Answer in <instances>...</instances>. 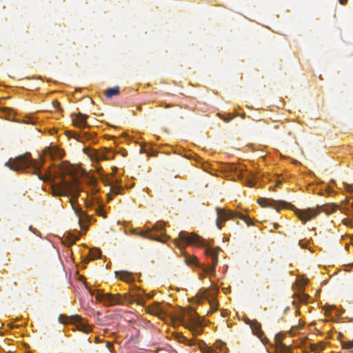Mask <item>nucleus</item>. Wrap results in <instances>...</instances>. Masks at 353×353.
Here are the masks:
<instances>
[{
    "label": "nucleus",
    "instance_id": "1",
    "mask_svg": "<svg viewBox=\"0 0 353 353\" xmlns=\"http://www.w3.org/2000/svg\"><path fill=\"white\" fill-rule=\"evenodd\" d=\"M43 163V159L35 160L30 159V154L26 153L14 159H9L5 165L14 171L32 168L33 171L30 172L37 174L40 180L51 181V190L53 196H71L70 203L72 208L74 209V205L80 196V192H82L79 185L77 168L73 165L67 164H63L58 167L55 174L61 178V180L57 182L52 179L54 176L51 172H48L46 176H42L39 173V170Z\"/></svg>",
    "mask_w": 353,
    "mask_h": 353
},
{
    "label": "nucleus",
    "instance_id": "2",
    "mask_svg": "<svg viewBox=\"0 0 353 353\" xmlns=\"http://www.w3.org/2000/svg\"><path fill=\"white\" fill-rule=\"evenodd\" d=\"M183 243L205 248V254L210 256L212 259V265L205 268V271L210 275H214L215 274L216 266L218 263V255L221 251L219 247L212 248L198 234L195 233H188L185 231H181L179 234V237L174 241V245L181 250L183 248Z\"/></svg>",
    "mask_w": 353,
    "mask_h": 353
},
{
    "label": "nucleus",
    "instance_id": "3",
    "mask_svg": "<svg viewBox=\"0 0 353 353\" xmlns=\"http://www.w3.org/2000/svg\"><path fill=\"white\" fill-rule=\"evenodd\" d=\"M96 299L98 301L103 302L105 305L111 307L114 305H123L128 303H138L143 305L144 299L140 294H125L122 296L119 294L103 293L101 290H97Z\"/></svg>",
    "mask_w": 353,
    "mask_h": 353
},
{
    "label": "nucleus",
    "instance_id": "4",
    "mask_svg": "<svg viewBox=\"0 0 353 353\" xmlns=\"http://www.w3.org/2000/svg\"><path fill=\"white\" fill-rule=\"evenodd\" d=\"M337 210V205L334 203H327L317 205L316 208H307L304 210L295 209L294 212L299 219L305 223L319 215L321 212L331 214Z\"/></svg>",
    "mask_w": 353,
    "mask_h": 353
},
{
    "label": "nucleus",
    "instance_id": "5",
    "mask_svg": "<svg viewBox=\"0 0 353 353\" xmlns=\"http://www.w3.org/2000/svg\"><path fill=\"white\" fill-rule=\"evenodd\" d=\"M59 321L63 324H74L78 330L84 333L89 334L92 332L91 327L79 315L65 316L61 314L59 317Z\"/></svg>",
    "mask_w": 353,
    "mask_h": 353
},
{
    "label": "nucleus",
    "instance_id": "6",
    "mask_svg": "<svg viewBox=\"0 0 353 353\" xmlns=\"http://www.w3.org/2000/svg\"><path fill=\"white\" fill-rule=\"evenodd\" d=\"M216 214H217V218L216 220V225L219 230H221V228H222L221 222L226 221H228L230 219H232L233 217H236V216L239 217L242 219H244L243 215L240 212H233L231 210H228L226 209H222L220 208H216Z\"/></svg>",
    "mask_w": 353,
    "mask_h": 353
},
{
    "label": "nucleus",
    "instance_id": "7",
    "mask_svg": "<svg viewBox=\"0 0 353 353\" xmlns=\"http://www.w3.org/2000/svg\"><path fill=\"white\" fill-rule=\"evenodd\" d=\"M257 202L262 207H270L276 209V210H279L280 209L284 208H288V205H290V203H288L283 201H276L265 198H260L258 199Z\"/></svg>",
    "mask_w": 353,
    "mask_h": 353
},
{
    "label": "nucleus",
    "instance_id": "8",
    "mask_svg": "<svg viewBox=\"0 0 353 353\" xmlns=\"http://www.w3.org/2000/svg\"><path fill=\"white\" fill-rule=\"evenodd\" d=\"M134 234L139 235L143 238L156 240L160 242H165L170 239V236L167 234H154L151 230H140L139 232H134Z\"/></svg>",
    "mask_w": 353,
    "mask_h": 353
},
{
    "label": "nucleus",
    "instance_id": "9",
    "mask_svg": "<svg viewBox=\"0 0 353 353\" xmlns=\"http://www.w3.org/2000/svg\"><path fill=\"white\" fill-rule=\"evenodd\" d=\"M71 118L72 124L77 128H83L88 126L87 123L88 116L85 114H72Z\"/></svg>",
    "mask_w": 353,
    "mask_h": 353
},
{
    "label": "nucleus",
    "instance_id": "10",
    "mask_svg": "<svg viewBox=\"0 0 353 353\" xmlns=\"http://www.w3.org/2000/svg\"><path fill=\"white\" fill-rule=\"evenodd\" d=\"M147 311L150 314L157 316L160 319H163L165 316V310L159 303H154L148 307Z\"/></svg>",
    "mask_w": 353,
    "mask_h": 353
},
{
    "label": "nucleus",
    "instance_id": "11",
    "mask_svg": "<svg viewBox=\"0 0 353 353\" xmlns=\"http://www.w3.org/2000/svg\"><path fill=\"white\" fill-rule=\"evenodd\" d=\"M115 276L125 282H132L134 280L132 274L127 271L115 272Z\"/></svg>",
    "mask_w": 353,
    "mask_h": 353
},
{
    "label": "nucleus",
    "instance_id": "12",
    "mask_svg": "<svg viewBox=\"0 0 353 353\" xmlns=\"http://www.w3.org/2000/svg\"><path fill=\"white\" fill-rule=\"evenodd\" d=\"M275 340L276 341V353H292L291 350L286 345L278 340L277 335L275 337Z\"/></svg>",
    "mask_w": 353,
    "mask_h": 353
},
{
    "label": "nucleus",
    "instance_id": "13",
    "mask_svg": "<svg viewBox=\"0 0 353 353\" xmlns=\"http://www.w3.org/2000/svg\"><path fill=\"white\" fill-rule=\"evenodd\" d=\"M120 93V88L118 86L108 88L105 92V95L107 98H111L113 96L119 95Z\"/></svg>",
    "mask_w": 353,
    "mask_h": 353
},
{
    "label": "nucleus",
    "instance_id": "14",
    "mask_svg": "<svg viewBox=\"0 0 353 353\" xmlns=\"http://www.w3.org/2000/svg\"><path fill=\"white\" fill-rule=\"evenodd\" d=\"M250 327H251L254 334H256L258 337H261L262 336L263 331L261 330L260 323H259L257 322L252 323L250 325Z\"/></svg>",
    "mask_w": 353,
    "mask_h": 353
},
{
    "label": "nucleus",
    "instance_id": "15",
    "mask_svg": "<svg viewBox=\"0 0 353 353\" xmlns=\"http://www.w3.org/2000/svg\"><path fill=\"white\" fill-rule=\"evenodd\" d=\"M325 344L323 342H320L316 344H311L310 348L312 351L314 352H319V351H321L324 349Z\"/></svg>",
    "mask_w": 353,
    "mask_h": 353
},
{
    "label": "nucleus",
    "instance_id": "16",
    "mask_svg": "<svg viewBox=\"0 0 353 353\" xmlns=\"http://www.w3.org/2000/svg\"><path fill=\"white\" fill-rule=\"evenodd\" d=\"M73 137L77 141L83 142L85 140L89 139L91 137V135L86 133L83 134V135L74 134Z\"/></svg>",
    "mask_w": 353,
    "mask_h": 353
},
{
    "label": "nucleus",
    "instance_id": "17",
    "mask_svg": "<svg viewBox=\"0 0 353 353\" xmlns=\"http://www.w3.org/2000/svg\"><path fill=\"white\" fill-rule=\"evenodd\" d=\"M184 326L185 327L189 328L193 332L194 334H200L201 333V327H194L192 324L188 323L187 325L183 323Z\"/></svg>",
    "mask_w": 353,
    "mask_h": 353
},
{
    "label": "nucleus",
    "instance_id": "18",
    "mask_svg": "<svg viewBox=\"0 0 353 353\" xmlns=\"http://www.w3.org/2000/svg\"><path fill=\"white\" fill-rule=\"evenodd\" d=\"M101 252L99 249H97V248L92 249V250H90L91 259H98L101 256Z\"/></svg>",
    "mask_w": 353,
    "mask_h": 353
},
{
    "label": "nucleus",
    "instance_id": "19",
    "mask_svg": "<svg viewBox=\"0 0 353 353\" xmlns=\"http://www.w3.org/2000/svg\"><path fill=\"white\" fill-rule=\"evenodd\" d=\"M185 262L190 265H196L197 263V258L192 256H185Z\"/></svg>",
    "mask_w": 353,
    "mask_h": 353
},
{
    "label": "nucleus",
    "instance_id": "20",
    "mask_svg": "<svg viewBox=\"0 0 353 353\" xmlns=\"http://www.w3.org/2000/svg\"><path fill=\"white\" fill-rule=\"evenodd\" d=\"M165 223L162 221H159L156 223L153 227L152 229L154 231H162L164 229Z\"/></svg>",
    "mask_w": 353,
    "mask_h": 353
},
{
    "label": "nucleus",
    "instance_id": "21",
    "mask_svg": "<svg viewBox=\"0 0 353 353\" xmlns=\"http://www.w3.org/2000/svg\"><path fill=\"white\" fill-rule=\"evenodd\" d=\"M200 349L203 353H214V350L205 344L200 345Z\"/></svg>",
    "mask_w": 353,
    "mask_h": 353
},
{
    "label": "nucleus",
    "instance_id": "22",
    "mask_svg": "<svg viewBox=\"0 0 353 353\" xmlns=\"http://www.w3.org/2000/svg\"><path fill=\"white\" fill-rule=\"evenodd\" d=\"M95 212L99 216H101L103 218L106 216L105 212L101 206H97L95 209Z\"/></svg>",
    "mask_w": 353,
    "mask_h": 353
},
{
    "label": "nucleus",
    "instance_id": "23",
    "mask_svg": "<svg viewBox=\"0 0 353 353\" xmlns=\"http://www.w3.org/2000/svg\"><path fill=\"white\" fill-rule=\"evenodd\" d=\"M341 345L343 348L350 350L353 348V340L347 342L342 341Z\"/></svg>",
    "mask_w": 353,
    "mask_h": 353
},
{
    "label": "nucleus",
    "instance_id": "24",
    "mask_svg": "<svg viewBox=\"0 0 353 353\" xmlns=\"http://www.w3.org/2000/svg\"><path fill=\"white\" fill-rule=\"evenodd\" d=\"M57 155L59 156V157H61V154H60V151H59L58 149H51V150L49 151V154H50L52 158L56 157V156H57Z\"/></svg>",
    "mask_w": 353,
    "mask_h": 353
},
{
    "label": "nucleus",
    "instance_id": "25",
    "mask_svg": "<svg viewBox=\"0 0 353 353\" xmlns=\"http://www.w3.org/2000/svg\"><path fill=\"white\" fill-rule=\"evenodd\" d=\"M210 307H211L212 312H214V311H215L217 309L218 305H217V303H216L215 300H213L212 301H210Z\"/></svg>",
    "mask_w": 353,
    "mask_h": 353
},
{
    "label": "nucleus",
    "instance_id": "26",
    "mask_svg": "<svg viewBox=\"0 0 353 353\" xmlns=\"http://www.w3.org/2000/svg\"><path fill=\"white\" fill-rule=\"evenodd\" d=\"M308 298H309V296L307 295H305V294H300L299 296V300L301 302H306L307 301Z\"/></svg>",
    "mask_w": 353,
    "mask_h": 353
},
{
    "label": "nucleus",
    "instance_id": "27",
    "mask_svg": "<svg viewBox=\"0 0 353 353\" xmlns=\"http://www.w3.org/2000/svg\"><path fill=\"white\" fill-rule=\"evenodd\" d=\"M245 184L247 186L252 187V186H254V182L253 181L252 179H248L245 182Z\"/></svg>",
    "mask_w": 353,
    "mask_h": 353
},
{
    "label": "nucleus",
    "instance_id": "28",
    "mask_svg": "<svg viewBox=\"0 0 353 353\" xmlns=\"http://www.w3.org/2000/svg\"><path fill=\"white\" fill-rule=\"evenodd\" d=\"M343 222L346 225H349L351 223V221L349 219H344Z\"/></svg>",
    "mask_w": 353,
    "mask_h": 353
},
{
    "label": "nucleus",
    "instance_id": "29",
    "mask_svg": "<svg viewBox=\"0 0 353 353\" xmlns=\"http://www.w3.org/2000/svg\"><path fill=\"white\" fill-rule=\"evenodd\" d=\"M232 119V117H227V118H224L223 119V121L226 123H228L230 121V120Z\"/></svg>",
    "mask_w": 353,
    "mask_h": 353
},
{
    "label": "nucleus",
    "instance_id": "30",
    "mask_svg": "<svg viewBox=\"0 0 353 353\" xmlns=\"http://www.w3.org/2000/svg\"><path fill=\"white\" fill-rule=\"evenodd\" d=\"M2 110H3V111L4 112H9V111H10V110H11L10 108H7V107H4V108H2Z\"/></svg>",
    "mask_w": 353,
    "mask_h": 353
},
{
    "label": "nucleus",
    "instance_id": "31",
    "mask_svg": "<svg viewBox=\"0 0 353 353\" xmlns=\"http://www.w3.org/2000/svg\"><path fill=\"white\" fill-rule=\"evenodd\" d=\"M53 105L55 108H57L59 105V103L57 101H53Z\"/></svg>",
    "mask_w": 353,
    "mask_h": 353
},
{
    "label": "nucleus",
    "instance_id": "32",
    "mask_svg": "<svg viewBox=\"0 0 353 353\" xmlns=\"http://www.w3.org/2000/svg\"><path fill=\"white\" fill-rule=\"evenodd\" d=\"M206 274H207V273H206V272H205V271L204 270V272H203V273H202V274H201V275H200L201 279H203L204 277H205Z\"/></svg>",
    "mask_w": 353,
    "mask_h": 353
},
{
    "label": "nucleus",
    "instance_id": "33",
    "mask_svg": "<svg viewBox=\"0 0 353 353\" xmlns=\"http://www.w3.org/2000/svg\"><path fill=\"white\" fill-rule=\"evenodd\" d=\"M339 3L342 5L346 3V2L347 1V0H339Z\"/></svg>",
    "mask_w": 353,
    "mask_h": 353
},
{
    "label": "nucleus",
    "instance_id": "34",
    "mask_svg": "<svg viewBox=\"0 0 353 353\" xmlns=\"http://www.w3.org/2000/svg\"><path fill=\"white\" fill-rule=\"evenodd\" d=\"M239 176L240 178H242V179H243V178H244V174H243L242 172H241L239 174Z\"/></svg>",
    "mask_w": 353,
    "mask_h": 353
},
{
    "label": "nucleus",
    "instance_id": "35",
    "mask_svg": "<svg viewBox=\"0 0 353 353\" xmlns=\"http://www.w3.org/2000/svg\"><path fill=\"white\" fill-rule=\"evenodd\" d=\"M182 339H183V341L185 342V341H188V339L185 337V336H182Z\"/></svg>",
    "mask_w": 353,
    "mask_h": 353
},
{
    "label": "nucleus",
    "instance_id": "36",
    "mask_svg": "<svg viewBox=\"0 0 353 353\" xmlns=\"http://www.w3.org/2000/svg\"><path fill=\"white\" fill-rule=\"evenodd\" d=\"M103 159V157H102V155L101 157H97V160L99 161V160H102Z\"/></svg>",
    "mask_w": 353,
    "mask_h": 353
},
{
    "label": "nucleus",
    "instance_id": "37",
    "mask_svg": "<svg viewBox=\"0 0 353 353\" xmlns=\"http://www.w3.org/2000/svg\"><path fill=\"white\" fill-rule=\"evenodd\" d=\"M170 107H171V105H170V104H165V108H170Z\"/></svg>",
    "mask_w": 353,
    "mask_h": 353
},
{
    "label": "nucleus",
    "instance_id": "38",
    "mask_svg": "<svg viewBox=\"0 0 353 353\" xmlns=\"http://www.w3.org/2000/svg\"><path fill=\"white\" fill-rule=\"evenodd\" d=\"M350 185H346V189H347V190H350Z\"/></svg>",
    "mask_w": 353,
    "mask_h": 353
},
{
    "label": "nucleus",
    "instance_id": "39",
    "mask_svg": "<svg viewBox=\"0 0 353 353\" xmlns=\"http://www.w3.org/2000/svg\"><path fill=\"white\" fill-rule=\"evenodd\" d=\"M342 336H343V334H341V333H339V338H341V337H342Z\"/></svg>",
    "mask_w": 353,
    "mask_h": 353
},
{
    "label": "nucleus",
    "instance_id": "40",
    "mask_svg": "<svg viewBox=\"0 0 353 353\" xmlns=\"http://www.w3.org/2000/svg\"><path fill=\"white\" fill-rule=\"evenodd\" d=\"M245 222H246L248 224H249V223H248V219H245Z\"/></svg>",
    "mask_w": 353,
    "mask_h": 353
},
{
    "label": "nucleus",
    "instance_id": "41",
    "mask_svg": "<svg viewBox=\"0 0 353 353\" xmlns=\"http://www.w3.org/2000/svg\"><path fill=\"white\" fill-rule=\"evenodd\" d=\"M115 193H116V194H119V190H118V191H117V192H115Z\"/></svg>",
    "mask_w": 353,
    "mask_h": 353
}]
</instances>
